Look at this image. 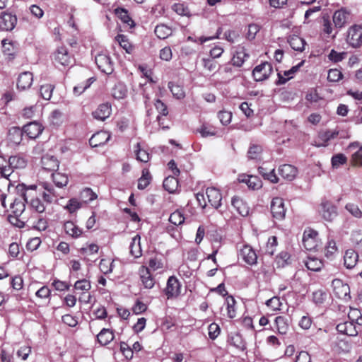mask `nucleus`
I'll return each instance as SVG.
<instances>
[{
    "instance_id": "nucleus-1",
    "label": "nucleus",
    "mask_w": 362,
    "mask_h": 362,
    "mask_svg": "<svg viewBox=\"0 0 362 362\" xmlns=\"http://www.w3.org/2000/svg\"><path fill=\"white\" fill-rule=\"evenodd\" d=\"M41 163L42 170L40 174L51 172L50 176L53 181L68 180L67 175L56 171L59 168V162L54 156L49 154L44 155L41 158Z\"/></svg>"
},
{
    "instance_id": "nucleus-2",
    "label": "nucleus",
    "mask_w": 362,
    "mask_h": 362,
    "mask_svg": "<svg viewBox=\"0 0 362 362\" xmlns=\"http://www.w3.org/2000/svg\"><path fill=\"white\" fill-rule=\"evenodd\" d=\"M349 138L348 133L339 130L338 128L333 129H327L319 132L317 137L315 139L313 144L317 147H326L329 142L338 137Z\"/></svg>"
},
{
    "instance_id": "nucleus-3",
    "label": "nucleus",
    "mask_w": 362,
    "mask_h": 362,
    "mask_svg": "<svg viewBox=\"0 0 362 362\" xmlns=\"http://www.w3.org/2000/svg\"><path fill=\"white\" fill-rule=\"evenodd\" d=\"M42 130L43 128L41 124L33 122L25 125L23 131L18 128H14L12 130L13 133L11 132L10 134H14L17 136L18 138L15 141V143L18 144L21 141L23 134L28 136L30 139H35L42 133Z\"/></svg>"
},
{
    "instance_id": "nucleus-4",
    "label": "nucleus",
    "mask_w": 362,
    "mask_h": 362,
    "mask_svg": "<svg viewBox=\"0 0 362 362\" xmlns=\"http://www.w3.org/2000/svg\"><path fill=\"white\" fill-rule=\"evenodd\" d=\"M100 247L95 243H87L85 246L79 249L78 252L82 257V259L87 264H91L98 260V255Z\"/></svg>"
},
{
    "instance_id": "nucleus-5",
    "label": "nucleus",
    "mask_w": 362,
    "mask_h": 362,
    "mask_svg": "<svg viewBox=\"0 0 362 362\" xmlns=\"http://www.w3.org/2000/svg\"><path fill=\"white\" fill-rule=\"evenodd\" d=\"M346 42L353 48L362 46V25H354L348 29Z\"/></svg>"
},
{
    "instance_id": "nucleus-6",
    "label": "nucleus",
    "mask_w": 362,
    "mask_h": 362,
    "mask_svg": "<svg viewBox=\"0 0 362 362\" xmlns=\"http://www.w3.org/2000/svg\"><path fill=\"white\" fill-rule=\"evenodd\" d=\"M181 283L175 276H170L166 283V286L163 290L167 299H175L181 293Z\"/></svg>"
},
{
    "instance_id": "nucleus-7",
    "label": "nucleus",
    "mask_w": 362,
    "mask_h": 362,
    "mask_svg": "<svg viewBox=\"0 0 362 362\" xmlns=\"http://www.w3.org/2000/svg\"><path fill=\"white\" fill-rule=\"evenodd\" d=\"M303 245L307 250H316L319 246V238L317 231L307 228L304 230L303 235Z\"/></svg>"
},
{
    "instance_id": "nucleus-8",
    "label": "nucleus",
    "mask_w": 362,
    "mask_h": 362,
    "mask_svg": "<svg viewBox=\"0 0 362 362\" xmlns=\"http://www.w3.org/2000/svg\"><path fill=\"white\" fill-rule=\"evenodd\" d=\"M320 213L323 219L327 222H332L338 215L337 206L325 199H323L320 204Z\"/></svg>"
},
{
    "instance_id": "nucleus-9",
    "label": "nucleus",
    "mask_w": 362,
    "mask_h": 362,
    "mask_svg": "<svg viewBox=\"0 0 362 362\" xmlns=\"http://www.w3.org/2000/svg\"><path fill=\"white\" fill-rule=\"evenodd\" d=\"M42 184L45 190L42 194V201L45 204H51L54 199L58 196V194L54 189V187L62 188L66 186L67 182H54V186L48 182H42Z\"/></svg>"
},
{
    "instance_id": "nucleus-10",
    "label": "nucleus",
    "mask_w": 362,
    "mask_h": 362,
    "mask_svg": "<svg viewBox=\"0 0 362 362\" xmlns=\"http://www.w3.org/2000/svg\"><path fill=\"white\" fill-rule=\"evenodd\" d=\"M139 281L142 286L146 289H151L156 284V279L149 268L142 265L139 269Z\"/></svg>"
},
{
    "instance_id": "nucleus-11",
    "label": "nucleus",
    "mask_w": 362,
    "mask_h": 362,
    "mask_svg": "<svg viewBox=\"0 0 362 362\" xmlns=\"http://www.w3.org/2000/svg\"><path fill=\"white\" fill-rule=\"evenodd\" d=\"M270 209L273 218L276 220L282 221L285 218L286 209L282 198H273L271 202Z\"/></svg>"
},
{
    "instance_id": "nucleus-12",
    "label": "nucleus",
    "mask_w": 362,
    "mask_h": 362,
    "mask_svg": "<svg viewBox=\"0 0 362 362\" xmlns=\"http://www.w3.org/2000/svg\"><path fill=\"white\" fill-rule=\"evenodd\" d=\"M272 72V64L269 62H264L254 69L252 75L255 81H262L268 78Z\"/></svg>"
},
{
    "instance_id": "nucleus-13",
    "label": "nucleus",
    "mask_w": 362,
    "mask_h": 362,
    "mask_svg": "<svg viewBox=\"0 0 362 362\" xmlns=\"http://www.w3.org/2000/svg\"><path fill=\"white\" fill-rule=\"evenodd\" d=\"M95 61L98 69L102 72L110 74L113 71V64L107 54H98L95 56Z\"/></svg>"
},
{
    "instance_id": "nucleus-14",
    "label": "nucleus",
    "mask_w": 362,
    "mask_h": 362,
    "mask_svg": "<svg viewBox=\"0 0 362 362\" xmlns=\"http://www.w3.org/2000/svg\"><path fill=\"white\" fill-rule=\"evenodd\" d=\"M148 267L153 271H163L167 268V259L162 253L156 252L149 258Z\"/></svg>"
},
{
    "instance_id": "nucleus-15",
    "label": "nucleus",
    "mask_w": 362,
    "mask_h": 362,
    "mask_svg": "<svg viewBox=\"0 0 362 362\" xmlns=\"http://www.w3.org/2000/svg\"><path fill=\"white\" fill-rule=\"evenodd\" d=\"M71 56L65 47H59L53 54V60L57 66H69L71 62Z\"/></svg>"
},
{
    "instance_id": "nucleus-16",
    "label": "nucleus",
    "mask_w": 362,
    "mask_h": 362,
    "mask_svg": "<svg viewBox=\"0 0 362 362\" xmlns=\"http://www.w3.org/2000/svg\"><path fill=\"white\" fill-rule=\"evenodd\" d=\"M334 295L340 299L345 298L349 293V286L339 279H335L332 282Z\"/></svg>"
},
{
    "instance_id": "nucleus-17",
    "label": "nucleus",
    "mask_w": 362,
    "mask_h": 362,
    "mask_svg": "<svg viewBox=\"0 0 362 362\" xmlns=\"http://www.w3.org/2000/svg\"><path fill=\"white\" fill-rule=\"evenodd\" d=\"M206 195L209 203L215 209H218L221 205L222 194L218 189L214 187H207Z\"/></svg>"
},
{
    "instance_id": "nucleus-18",
    "label": "nucleus",
    "mask_w": 362,
    "mask_h": 362,
    "mask_svg": "<svg viewBox=\"0 0 362 362\" xmlns=\"http://www.w3.org/2000/svg\"><path fill=\"white\" fill-rule=\"evenodd\" d=\"M17 23V18L10 13H3L0 17V28L4 30H12Z\"/></svg>"
},
{
    "instance_id": "nucleus-19",
    "label": "nucleus",
    "mask_w": 362,
    "mask_h": 362,
    "mask_svg": "<svg viewBox=\"0 0 362 362\" xmlns=\"http://www.w3.org/2000/svg\"><path fill=\"white\" fill-rule=\"evenodd\" d=\"M240 256L242 259L250 265H253L257 263V255L253 248L247 245H245L240 251Z\"/></svg>"
},
{
    "instance_id": "nucleus-20",
    "label": "nucleus",
    "mask_w": 362,
    "mask_h": 362,
    "mask_svg": "<svg viewBox=\"0 0 362 362\" xmlns=\"http://www.w3.org/2000/svg\"><path fill=\"white\" fill-rule=\"evenodd\" d=\"M356 324L351 320L339 323L337 325V330L345 335L350 337L357 336L358 331L357 329Z\"/></svg>"
},
{
    "instance_id": "nucleus-21",
    "label": "nucleus",
    "mask_w": 362,
    "mask_h": 362,
    "mask_svg": "<svg viewBox=\"0 0 362 362\" xmlns=\"http://www.w3.org/2000/svg\"><path fill=\"white\" fill-rule=\"evenodd\" d=\"M279 173L282 179L293 181L297 176L298 170L293 165L285 164L280 166Z\"/></svg>"
},
{
    "instance_id": "nucleus-22",
    "label": "nucleus",
    "mask_w": 362,
    "mask_h": 362,
    "mask_svg": "<svg viewBox=\"0 0 362 362\" xmlns=\"http://www.w3.org/2000/svg\"><path fill=\"white\" fill-rule=\"evenodd\" d=\"M33 81V75L30 71H24L19 74L17 81V88L19 90H27L30 88Z\"/></svg>"
},
{
    "instance_id": "nucleus-23",
    "label": "nucleus",
    "mask_w": 362,
    "mask_h": 362,
    "mask_svg": "<svg viewBox=\"0 0 362 362\" xmlns=\"http://www.w3.org/2000/svg\"><path fill=\"white\" fill-rule=\"evenodd\" d=\"M63 228L65 233L74 239L80 238L83 230L72 221H67L64 223Z\"/></svg>"
},
{
    "instance_id": "nucleus-24",
    "label": "nucleus",
    "mask_w": 362,
    "mask_h": 362,
    "mask_svg": "<svg viewBox=\"0 0 362 362\" xmlns=\"http://www.w3.org/2000/svg\"><path fill=\"white\" fill-rule=\"evenodd\" d=\"M110 139V134L107 132L100 131L91 136L89 144L92 147H98L106 144Z\"/></svg>"
},
{
    "instance_id": "nucleus-25",
    "label": "nucleus",
    "mask_w": 362,
    "mask_h": 362,
    "mask_svg": "<svg viewBox=\"0 0 362 362\" xmlns=\"http://www.w3.org/2000/svg\"><path fill=\"white\" fill-rule=\"evenodd\" d=\"M358 262V254L353 249H348L344 255V265L346 268L351 269L356 267Z\"/></svg>"
},
{
    "instance_id": "nucleus-26",
    "label": "nucleus",
    "mask_w": 362,
    "mask_h": 362,
    "mask_svg": "<svg viewBox=\"0 0 362 362\" xmlns=\"http://www.w3.org/2000/svg\"><path fill=\"white\" fill-rule=\"evenodd\" d=\"M274 331L279 334H286L289 329V324L288 319L283 315L275 317L274 321Z\"/></svg>"
},
{
    "instance_id": "nucleus-27",
    "label": "nucleus",
    "mask_w": 362,
    "mask_h": 362,
    "mask_svg": "<svg viewBox=\"0 0 362 362\" xmlns=\"http://www.w3.org/2000/svg\"><path fill=\"white\" fill-rule=\"evenodd\" d=\"M111 105L108 103L100 104L98 108L93 112V116L95 119L104 121L108 118L111 114Z\"/></svg>"
},
{
    "instance_id": "nucleus-28",
    "label": "nucleus",
    "mask_w": 362,
    "mask_h": 362,
    "mask_svg": "<svg viewBox=\"0 0 362 362\" xmlns=\"http://www.w3.org/2000/svg\"><path fill=\"white\" fill-rule=\"evenodd\" d=\"M231 204L242 216H247L249 214L250 209L240 197L238 196L233 197L231 200Z\"/></svg>"
},
{
    "instance_id": "nucleus-29",
    "label": "nucleus",
    "mask_w": 362,
    "mask_h": 362,
    "mask_svg": "<svg viewBox=\"0 0 362 362\" xmlns=\"http://www.w3.org/2000/svg\"><path fill=\"white\" fill-rule=\"evenodd\" d=\"M228 342L230 345L235 346L239 350L243 351L246 349L245 341L239 332H231L228 335Z\"/></svg>"
},
{
    "instance_id": "nucleus-30",
    "label": "nucleus",
    "mask_w": 362,
    "mask_h": 362,
    "mask_svg": "<svg viewBox=\"0 0 362 362\" xmlns=\"http://www.w3.org/2000/svg\"><path fill=\"white\" fill-rule=\"evenodd\" d=\"M247 57L248 54L246 53L245 49L243 47H238L233 55L231 59L232 64L240 67Z\"/></svg>"
},
{
    "instance_id": "nucleus-31",
    "label": "nucleus",
    "mask_w": 362,
    "mask_h": 362,
    "mask_svg": "<svg viewBox=\"0 0 362 362\" xmlns=\"http://www.w3.org/2000/svg\"><path fill=\"white\" fill-rule=\"evenodd\" d=\"M115 338L112 330L103 328L97 335V341L101 346H105L113 341Z\"/></svg>"
},
{
    "instance_id": "nucleus-32",
    "label": "nucleus",
    "mask_w": 362,
    "mask_h": 362,
    "mask_svg": "<svg viewBox=\"0 0 362 362\" xmlns=\"http://www.w3.org/2000/svg\"><path fill=\"white\" fill-rule=\"evenodd\" d=\"M303 262L308 269L313 272L320 271L324 267L323 261L315 257H308Z\"/></svg>"
},
{
    "instance_id": "nucleus-33",
    "label": "nucleus",
    "mask_w": 362,
    "mask_h": 362,
    "mask_svg": "<svg viewBox=\"0 0 362 362\" xmlns=\"http://www.w3.org/2000/svg\"><path fill=\"white\" fill-rule=\"evenodd\" d=\"M349 13L344 9L336 11L332 19L336 28H342L346 23Z\"/></svg>"
},
{
    "instance_id": "nucleus-34",
    "label": "nucleus",
    "mask_w": 362,
    "mask_h": 362,
    "mask_svg": "<svg viewBox=\"0 0 362 362\" xmlns=\"http://www.w3.org/2000/svg\"><path fill=\"white\" fill-rule=\"evenodd\" d=\"M140 240V235H136L134 238H132V242L130 243V254L135 258L140 257L142 255Z\"/></svg>"
},
{
    "instance_id": "nucleus-35",
    "label": "nucleus",
    "mask_w": 362,
    "mask_h": 362,
    "mask_svg": "<svg viewBox=\"0 0 362 362\" xmlns=\"http://www.w3.org/2000/svg\"><path fill=\"white\" fill-rule=\"evenodd\" d=\"M288 43L293 49L298 52L303 51L306 45L305 40L298 35L291 36Z\"/></svg>"
},
{
    "instance_id": "nucleus-36",
    "label": "nucleus",
    "mask_w": 362,
    "mask_h": 362,
    "mask_svg": "<svg viewBox=\"0 0 362 362\" xmlns=\"http://www.w3.org/2000/svg\"><path fill=\"white\" fill-rule=\"evenodd\" d=\"M236 301L232 296H228L226 298V305L227 316L230 319H233L236 316Z\"/></svg>"
},
{
    "instance_id": "nucleus-37",
    "label": "nucleus",
    "mask_w": 362,
    "mask_h": 362,
    "mask_svg": "<svg viewBox=\"0 0 362 362\" xmlns=\"http://www.w3.org/2000/svg\"><path fill=\"white\" fill-rule=\"evenodd\" d=\"M27 165L25 158L21 156H13L9 158V168H23Z\"/></svg>"
},
{
    "instance_id": "nucleus-38",
    "label": "nucleus",
    "mask_w": 362,
    "mask_h": 362,
    "mask_svg": "<svg viewBox=\"0 0 362 362\" xmlns=\"http://www.w3.org/2000/svg\"><path fill=\"white\" fill-rule=\"evenodd\" d=\"M2 44V51L5 55L8 57H13L16 52V47L15 46V43L8 39H4L1 42Z\"/></svg>"
},
{
    "instance_id": "nucleus-39",
    "label": "nucleus",
    "mask_w": 362,
    "mask_h": 362,
    "mask_svg": "<svg viewBox=\"0 0 362 362\" xmlns=\"http://www.w3.org/2000/svg\"><path fill=\"white\" fill-rule=\"evenodd\" d=\"M115 40L118 42L119 46L122 47L127 53L131 54L134 50V46L129 41L127 36L124 35H117Z\"/></svg>"
},
{
    "instance_id": "nucleus-40",
    "label": "nucleus",
    "mask_w": 362,
    "mask_h": 362,
    "mask_svg": "<svg viewBox=\"0 0 362 362\" xmlns=\"http://www.w3.org/2000/svg\"><path fill=\"white\" fill-rule=\"evenodd\" d=\"M25 209V202L21 199H16L11 204V214H15V216H22Z\"/></svg>"
},
{
    "instance_id": "nucleus-41",
    "label": "nucleus",
    "mask_w": 362,
    "mask_h": 362,
    "mask_svg": "<svg viewBox=\"0 0 362 362\" xmlns=\"http://www.w3.org/2000/svg\"><path fill=\"white\" fill-rule=\"evenodd\" d=\"M115 14L124 23L129 25L130 28L134 26L133 20L129 17L127 10L121 8H117L115 10Z\"/></svg>"
},
{
    "instance_id": "nucleus-42",
    "label": "nucleus",
    "mask_w": 362,
    "mask_h": 362,
    "mask_svg": "<svg viewBox=\"0 0 362 362\" xmlns=\"http://www.w3.org/2000/svg\"><path fill=\"white\" fill-rule=\"evenodd\" d=\"M12 173L13 170L9 168V160H7L4 157L0 156V173L1 177L8 179Z\"/></svg>"
},
{
    "instance_id": "nucleus-43",
    "label": "nucleus",
    "mask_w": 362,
    "mask_h": 362,
    "mask_svg": "<svg viewBox=\"0 0 362 362\" xmlns=\"http://www.w3.org/2000/svg\"><path fill=\"white\" fill-rule=\"evenodd\" d=\"M154 32L159 39H166L172 34L171 28L164 24L158 25Z\"/></svg>"
},
{
    "instance_id": "nucleus-44",
    "label": "nucleus",
    "mask_w": 362,
    "mask_h": 362,
    "mask_svg": "<svg viewBox=\"0 0 362 362\" xmlns=\"http://www.w3.org/2000/svg\"><path fill=\"white\" fill-rule=\"evenodd\" d=\"M30 206L33 211L42 214L45 211L46 204L41 199L35 197L30 200Z\"/></svg>"
},
{
    "instance_id": "nucleus-45",
    "label": "nucleus",
    "mask_w": 362,
    "mask_h": 362,
    "mask_svg": "<svg viewBox=\"0 0 362 362\" xmlns=\"http://www.w3.org/2000/svg\"><path fill=\"white\" fill-rule=\"evenodd\" d=\"M114 267V260L110 259H102L99 263V269L104 274H108L112 272Z\"/></svg>"
},
{
    "instance_id": "nucleus-46",
    "label": "nucleus",
    "mask_w": 362,
    "mask_h": 362,
    "mask_svg": "<svg viewBox=\"0 0 362 362\" xmlns=\"http://www.w3.org/2000/svg\"><path fill=\"white\" fill-rule=\"evenodd\" d=\"M82 204L83 203L78 201L76 198H71L68 201V203L64 206V209L67 210L69 214H72L80 209L82 207Z\"/></svg>"
},
{
    "instance_id": "nucleus-47",
    "label": "nucleus",
    "mask_w": 362,
    "mask_h": 362,
    "mask_svg": "<svg viewBox=\"0 0 362 362\" xmlns=\"http://www.w3.org/2000/svg\"><path fill=\"white\" fill-rule=\"evenodd\" d=\"M8 221L15 227L23 228L25 225V218L21 216H15V214H9L7 217Z\"/></svg>"
},
{
    "instance_id": "nucleus-48",
    "label": "nucleus",
    "mask_w": 362,
    "mask_h": 362,
    "mask_svg": "<svg viewBox=\"0 0 362 362\" xmlns=\"http://www.w3.org/2000/svg\"><path fill=\"white\" fill-rule=\"evenodd\" d=\"M135 153L136 159L141 162L146 163L149 160V153L144 148L141 147L139 143H137L135 146Z\"/></svg>"
},
{
    "instance_id": "nucleus-49",
    "label": "nucleus",
    "mask_w": 362,
    "mask_h": 362,
    "mask_svg": "<svg viewBox=\"0 0 362 362\" xmlns=\"http://www.w3.org/2000/svg\"><path fill=\"white\" fill-rule=\"evenodd\" d=\"M277 245V238L276 236L269 237L266 244L265 253L272 256L276 250Z\"/></svg>"
},
{
    "instance_id": "nucleus-50",
    "label": "nucleus",
    "mask_w": 362,
    "mask_h": 362,
    "mask_svg": "<svg viewBox=\"0 0 362 362\" xmlns=\"http://www.w3.org/2000/svg\"><path fill=\"white\" fill-rule=\"evenodd\" d=\"M185 216L180 210H176L169 217V221L175 226H180L185 222Z\"/></svg>"
},
{
    "instance_id": "nucleus-51",
    "label": "nucleus",
    "mask_w": 362,
    "mask_h": 362,
    "mask_svg": "<svg viewBox=\"0 0 362 362\" xmlns=\"http://www.w3.org/2000/svg\"><path fill=\"white\" fill-rule=\"evenodd\" d=\"M265 304L274 312L280 311L282 306V303L278 296H274L267 300Z\"/></svg>"
},
{
    "instance_id": "nucleus-52",
    "label": "nucleus",
    "mask_w": 362,
    "mask_h": 362,
    "mask_svg": "<svg viewBox=\"0 0 362 362\" xmlns=\"http://www.w3.org/2000/svg\"><path fill=\"white\" fill-rule=\"evenodd\" d=\"M80 197L83 202L86 203L93 201L98 197L97 194L88 187H86L81 192Z\"/></svg>"
},
{
    "instance_id": "nucleus-53",
    "label": "nucleus",
    "mask_w": 362,
    "mask_h": 362,
    "mask_svg": "<svg viewBox=\"0 0 362 362\" xmlns=\"http://www.w3.org/2000/svg\"><path fill=\"white\" fill-rule=\"evenodd\" d=\"M74 286L75 290L80 291L83 293L89 291L91 288L90 281L86 279L76 281Z\"/></svg>"
},
{
    "instance_id": "nucleus-54",
    "label": "nucleus",
    "mask_w": 362,
    "mask_h": 362,
    "mask_svg": "<svg viewBox=\"0 0 362 362\" xmlns=\"http://www.w3.org/2000/svg\"><path fill=\"white\" fill-rule=\"evenodd\" d=\"M168 88H170L173 96L177 99H182L185 98V93L182 86L170 82L168 83Z\"/></svg>"
},
{
    "instance_id": "nucleus-55",
    "label": "nucleus",
    "mask_w": 362,
    "mask_h": 362,
    "mask_svg": "<svg viewBox=\"0 0 362 362\" xmlns=\"http://www.w3.org/2000/svg\"><path fill=\"white\" fill-rule=\"evenodd\" d=\"M347 55L345 52H337L334 49H332L327 55L328 59L333 63H338L343 61Z\"/></svg>"
},
{
    "instance_id": "nucleus-56",
    "label": "nucleus",
    "mask_w": 362,
    "mask_h": 362,
    "mask_svg": "<svg viewBox=\"0 0 362 362\" xmlns=\"http://www.w3.org/2000/svg\"><path fill=\"white\" fill-rule=\"evenodd\" d=\"M299 67L298 66H293L291 69L288 71H285L284 74L286 77H283L281 74H278L279 80L277 82V84H284L285 83L288 79L292 78L293 74L298 71Z\"/></svg>"
},
{
    "instance_id": "nucleus-57",
    "label": "nucleus",
    "mask_w": 362,
    "mask_h": 362,
    "mask_svg": "<svg viewBox=\"0 0 362 362\" xmlns=\"http://www.w3.org/2000/svg\"><path fill=\"white\" fill-rule=\"evenodd\" d=\"M337 246L334 240H328L325 249V255L327 258H332L337 252Z\"/></svg>"
},
{
    "instance_id": "nucleus-58",
    "label": "nucleus",
    "mask_w": 362,
    "mask_h": 362,
    "mask_svg": "<svg viewBox=\"0 0 362 362\" xmlns=\"http://www.w3.org/2000/svg\"><path fill=\"white\" fill-rule=\"evenodd\" d=\"M348 317L358 326L362 325V315L358 309H351L348 314Z\"/></svg>"
},
{
    "instance_id": "nucleus-59",
    "label": "nucleus",
    "mask_w": 362,
    "mask_h": 362,
    "mask_svg": "<svg viewBox=\"0 0 362 362\" xmlns=\"http://www.w3.org/2000/svg\"><path fill=\"white\" fill-rule=\"evenodd\" d=\"M343 78V74L337 69H331L328 71L327 80L330 82H338Z\"/></svg>"
},
{
    "instance_id": "nucleus-60",
    "label": "nucleus",
    "mask_w": 362,
    "mask_h": 362,
    "mask_svg": "<svg viewBox=\"0 0 362 362\" xmlns=\"http://www.w3.org/2000/svg\"><path fill=\"white\" fill-rule=\"evenodd\" d=\"M54 86L51 84L42 85L40 93L42 98L45 100H49L52 97Z\"/></svg>"
},
{
    "instance_id": "nucleus-61",
    "label": "nucleus",
    "mask_w": 362,
    "mask_h": 362,
    "mask_svg": "<svg viewBox=\"0 0 362 362\" xmlns=\"http://www.w3.org/2000/svg\"><path fill=\"white\" fill-rule=\"evenodd\" d=\"M127 94V89L122 84H117L113 88L112 95L115 98L122 99L125 97Z\"/></svg>"
},
{
    "instance_id": "nucleus-62",
    "label": "nucleus",
    "mask_w": 362,
    "mask_h": 362,
    "mask_svg": "<svg viewBox=\"0 0 362 362\" xmlns=\"http://www.w3.org/2000/svg\"><path fill=\"white\" fill-rule=\"evenodd\" d=\"M11 286L15 291H21L23 288V279L21 275H16L11 279Z\"/></svg>"
},
{
    "instance_id": "nucleus-63",
    "label": "nucleus",
    "mask_w": 362,
    "mask_h": 362,
    "mask_svg": "<svg viewBox=\"0 0 362 362\" xmlns=\"http://www.w3.org/2000/svg\"><path fill=\"white\" fill-rule=\"evenodd\" d=\"M333 31L334 28L331 21L328 18H324L322 24V32L325 34H327L328 36H331L332 39H334L336 37L337 33L332 35Z\"/></svg>"
},
{
    "instance_id": "nucleus-64",
    "label": "nucleus",
    "mask_w": 362,
    "mask_h": 362,
    "mask_svg": "<svg viewBox=\"0 0 362 362\" xmlns=\"http://www.w3.org/2000/svg\"><path fill=\"white\" fill-rule=\"evenodd\" d=\"M209 337L211 339L214 340L220 334L221 329L218 324L213 322L209 325Z\"/></svg>"
}]
</instances>
